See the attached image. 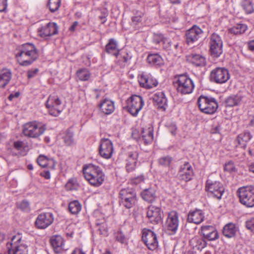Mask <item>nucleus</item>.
Listing matches in <instances>:
<instances>
[{"label":"nucleus","instance_id":"obj_1","mask_svg":"<svg viewBox=\"0 0 254 254\" xmlns=\"http://www.w3.org/2000/svg\"><path fill=\"white\" fill-rule=\"evenodd\" d=\"M38 52L34 45L25 43L19 46L15 51V57L23 66L30 65L38 57Z\"/></svg>","mask_w":254,"mask_h":254},{"label":"nucleus","instance_id":"obj_2","mask_svg":"<svg viewBox=\"0 0 254 254\" xmlns=\"http://www.w3.org/2000/svg\"><path fill=\"white\" fill-rule=\"evenodd\" d=\"M83 173L86 180L92 186L99 187L105 180V175L101 168L92 164H88L83 168Z\"/></svg>","mask_w":254,"mask_h":254},{"label":"nucleus","instance_id":"obj_3","mask_svg":"<svg viewBox=\"0 0 254 254\" xmlns=\"http://www.w3.org/2000/svg\"><path fill=\"white\" fill-rule=\"evenodd\" d=\"M46 129L44 124L36 121H31L23 125L22 133L26 137L37 138L44 133Z\"/></svg>","mask_w":254,"mask_h":254},{"label":"nucleus","instance_id":"obj_4","mask_svg":"<svg viewBox=\"0 0 254 254\" xmlns=\"http://www.w3.org/2000/svg\"><path fill=\"white\" fill-rule=\"evenodd\" d=\"M22 238L20 234L13 236L7 244V251L5 254H28L27 246Z\"/></svg>","mask_w":254,"mask_h":254},{"label":"nucleus","instance_id":"obj_5","mask_svg":"<svg viewBox=\"0 0 254 254\" xmlns=\"http://www.w3.org/2000/svg\"><path fill=\"white\" fill-rule=\"evenodd\" d=\"M240 203L247 208H254V187L240 188L237 191Z\"/></svg>","mask_w":254,"mask_h":254},{"label":"nucleus","instance_id":"obj_6","mask_svg":"<svg viewBox=\"0 0 254 254\" xmlns=\"http://www.w3.org/2000/svg\"><path fill=\"white\" fill-rule=\"evenodd\" d=\"M200 110L207 114H213L218 109V105L215 98L201 95L197 100Z\"/></svg>","mask_w":254,"mask_h":254},{"label":"nucleus","instance_id":"obj_7","mask_svg":"<svg viewBox=\"0 0 254 254\" xmlns=\"http://www.w3.org/2000/svg\"><path fill=\"white\" fill-rule=\"evenodd\" d=\"M120 204L129 209L137 203L136 193L132 188L122 189L120 191Z\"/></svg>","mask_w":254,"mask_h":254},{"label":"nucleus","instance_id":"obj_8","mask_svg":"<svg viewBox=\"0 0 254 254\" xmlns=\"http://www.w3.org/2000/svg\"><path fill=\"white\" fill-rule=\"evenodd\" d=\"M176 86L178 92L188 94L192 92L194 84L191 78L185 74L179 75L177 77Z\"/></svg>","mask_w":254,"mask_h":254},{"label":"nucleus","instance_id":"obj_9","mask_svg":"<svg viewBox=\"0 0 254 254\" xmlns=\"http://www.w3.org/2000/svg\"><path fill=\"white\" fill-rule=\"evenodd\" d=\"M205 190L209 196L219 200L221 198L225 189L220 182L207 180L205 184Z\"/></svg>","mask_w":254,"mask_h":254},{"label":"nucleus","instance_id":"obj_10","mask_svg":"<svg viewBox=\"0 0 254 254\" xmlns=\"http://www.w3.org/2000/svg\"><path fill=\"white\" fill-rule=\"evenodd\" d=\"M46 108L49 114L55 117L58 116L63 110L62 101L59 97L55 94L50 95L46 103Z\"/></svg>","mask_w":254,"mask_h":254},{"label":"nucleus","instance_id":"obj_11","mask_svg":"<svg viewBox=\"0 0 254 254\" xmlns=\"http://www.w3.org/2000/svg\"><path fill=\"white\" fill-rule=\"evenodd\" d=\"M144 105L142 98L138 95L131 96L127 100V108L133 116H136Z\"/></svg>","mask_w":254,"mask_h":254},{"label":"nucleus","instance_id":"obj_12","mask_svg":"<svg viewBox=\"0 0 254 254\" xmlns=\"http://www.w3.org/2000/svg\"><path fill=\"white\" fill-rule=\"evenodd\" d=\"M209 51L211 55L218 58L223 53V41L221 37L217 34H212L209 42Z\"/></svg>","mask_w":254,"mask_h":254},{"label":"nucleus","instance_id":"obj_13","mask_svg":"<svg viewBox=\"0 0 254 254\" xmlns=\"http://www.w3.org/2000/svg\"><path fill=\"white\" fill-rule=\"evenodd\" d=\"M230 77L229 71L224 67H216L210 73L211 80L218 84L226 82Z\"/></svg>","mask_w":254,"mask_h":254},{"label":"nucleus","instance_id":"obj_14","mask_svg":"<svg viewBox=\"0 0 254 254\" xmlns=\"http://www.w3.org/2000/svg\"><path fill=\"white\" fill-rule=\"evenodd\" d=\"M142 239L148 249L151 251L155 250L158 246L157 236L151 230L144 229L142 230Z\"/></svg>","mask_w":254,"mask_h":254},{"label":"nucleus","instance_id":"obj_15","mask_svg":"<svg viewBox=\"0 0 254 254\" xmlns=\"http://www.w3.org/2000/svg\"><path fill=\"white\" fill-rule=\"evenodd\" d=\"M203 31L194 25L186 32V42L188 45H191L201 38Z\"/></svg>","mask_w":254,"mask_h":254},{"label":"nucleus","instance_id":"obj_16","mask_svg":"<svg viewBox=\"0 0 254 254\" xmlns=\"http://www.w3.org/2000/svg\"><path fill=\"white\" fill-rule=\"evenodd\" d=\"M54 221L52 213L44 212L39 214L35 221L36 227L40 229H44L50 226Z\"/></svg>","mask_w":254,"mask_h":254},{"label":"nucleus","instance_id":"obj_17","mask_svg":"<svg viewBox=\"0 0 254 254\" xmlns=\"http://www.w3.org/2000/svg\"><path fill=\"white\" fill-rule=\"evenodd\" d=\"M146 214L150 222L154 224H158L160 222L163 216L161 208L153 205L148 207Z\"/></svg>","mask_w":254,"mask_h":254},{"label":"nucleus","instance_id":"obj_18","mask_svg":"<svg viewBox=\"0 0 254 254\" xmlns=\"http://www.w3.org/2000/svg\"><path fill=\"white\" fill-rule=\"evenodd\" d=\"M99 154L105 159L111 157L113 152V145L112 141L107 138H103L100 141Z\"/></svg>","mask_w":254,"mask_h":254},{"label":"nucleus","instance_id":"obj_19","mask_svg":"<svg viewBox=\"0 0 254 254\" xmlns=\"http://www.w3.org/2000/svg\"><path fill=\"white\" fill-rule=\"evenodd\" d=\"M58 32V26L54 22H50L45 26L38 28V35L43 38L57 34Z\"/></svg>","mask_w":254,"mask_h":254},{"label":"nucleus","instance_id":"obj_20","mask_svg":"<svg viewBox=\"0 0 254 254\" xmlns=\"http://www.w3.org/2000/svg\"><path fill=\"white\" fill-rule=\"evenodd\" d=\"M166 225L170 234L174 235L176 233L179 226L178 214L176 211H173L168 213Z\"/></svg>","mask_w":254,"mask_h":254},{"label":"nucleus","instance_id":"obj_21","mask_svg":"<svg viewBox=\"0 0 254 254\" xmlns=\"http://www.w3.org/2000/svg\"><path fill=\"white\" fill-rule=\"evenodd\" d=\"M138 81L141 87L150 89L156 87L158 82L150 73L143 72L140 75Z\"/></svg>","mask_w":254,"mask_h":254},{"label":"nucleus","instance_id":"obj_22","mask_svg":"<svg viewBox=\"0 0 254 254\" xmlns=\"http://www.w3.org/2000/svg\"><path fill=\"white\" fill-rule=\"evenodd\" d=\"M193 175V169L188 162L180 166L178 176L180 180L188 182L191 179Z\"/></svg>","mask_w":254,"mask_h":254},{"label":"nucleus","instance_id":"obj_23","mask_svg":"<svg viewBox=\"0 0 254 254\" xmlns=\"http://www.w3.org/2000/svg\"><path fill=\"white\" fill-rule=\"evenodd\" d=\"M204 213L202 210L196 209L189 213L187 220L189 223L199 224L204 220Z\"/></svg>","mask_w":254,"mask_h":254},{"label":"nucleus","instance_id":"obj_24","mask_svg":"<svg viewBox=\"0 0 254 254\" xmlns=\"http://www.w3.org/2000/svg\"><path fill=\"white\" fill-rule=\"evenodd\" d=\"M201 231L203 237L208 241H214L219 237L217 231L212 226H202Z\"/></svg>","mask_w":254,"mask_h":254},{"label":"nucleus","instance_id":"obj_25","mask_svg":"<svg viewBox=\"0 0 254 254\" xmlns=\"http://www.w3.org/2000/svg\"><path fill=\"white\" fill-rule=\"evenodd\" d=\"M137 158L138 153L136 151H131L128 153L126 164V169L127 172H132L134 170Z\"/></svg>","mask_w":254,"mask_h":254},{"label":"nucleus","instance_id":"obj_26","mask_svg":"<svg viewBox=\"0 0 254 254\" xmlns=\"http://www.w3.org/2000/svg\"><path fill=\"white\" fill-rule=\"evenodd\" d=\"M99 107L101 112L106 115H110L115 110L114 102L109 99L102 100Z\"/></svg>","mask_w":254,"mask_h":254},{"label":"nucleus","instance_id":"obj_27","mask_svg":"<svg viewBox=\"0 0 254 254\" xmlns=\"http://www.w3.org/2000/svg\"><path fill=\"white\" fill-rule=\"evenodd\" d=\"M50 243L54 251L57 253L61 252L64 249V241L61 236H52L50 239Z\"/></svg>","mask_w":254,"mask_h":254},{"label":"nucleus","instance_id":"obj_28","mask_svg":"<svg viewBox=\"0 0 254 254\" xmlns=\"http://www.w3.org/2000/svg\"><path fill=\"white\" fill-rule=\"evenodd\" d=\"M142 140L145 144H150L153 140V128L149 125L143 128L141 131Z\"/></svg>","mask_w":254,"mask_h":254},{"label":"nucleus","instance_id":"obj_29","mask_svg":"<svg viewBox=\"0 0 254 254\" xmlns=\"http://www.w3.org/2000/svg\"><path fill=\"white\" fill-rule=\"evenodd\" d=\"M105 50L107 53L116 57H118L120 51L118 43L114 39L109 40V42L106 46Z\"/></svg>","mask_w":254,"mask_h":254},{"label":"nucleus","instance_id":"obj_30","mask_svg":"<svg viewBox=\"0 0 254 254\" xmlns=\"http://www.w3.org/2000/svg\"><path fill=\"white\" fill-rule=\"evenodd\" d=\"M12 77L10 69H3L0 73V88H4L10 81Z\"/></svg>","mask_w":254,"mask_h":254},{"label":"nucleus","instance_id":"obj_31","mask_svg":"<svg viewBox=\"0 0 254 254\" xmlns=\"http://www.w3.org/2000/svg\"><path fill=\"white\" fill-rule=\"evenodd\" d=\"M187 59L189 62L197 66H202L205 64V58L198 54H190L187 56Z\"/></svg>","mask_w":254,"mask_h":254},{"label":"nucleus","instance_id":"obj_32","mask_svg":"<svg viewBox=\"0 0 254 254\" xmlns=\"http://www.w3.org/2000/svg\"><path fill=\"white\" fill-rule=\"evenodd\" d=\"M243 97L239 94H233L227 97L225 100V104L227 107L238 106L241 102Z\"/></svg>","mask_w":254,"mask_h":254},{"label":"nucleus","instance_id":"obj_33","mask_svg":"<svg viewBox=\"0 0 254 254\" xmlns=\"http://www.w3.org/2000/svg\"><path fill=\"white\" fill-rule=\"evenodd\" d=\"M141 196L145 201L152 203L156 199L155 190L153 188L145 189L141 192Z\"/></svg>","mask_w":254,"mask_h":254},{"label":"nucleus","instance_id":"obj_34","mask_svg":"<svg viewBox=\"0 0 254 254\" xmlns=\"http://www.w3.org/2000/svg\"><path fill=\"white\" fill-rule=\"evenodd\" d=\"M37 163L43 168L49 167L54 168L55 162L53 159L48 158L44 155H41L37 159Z\"/></svg>","mask_w":254,"mask_h":254},{"label":"nucleus","instance_id":"obj_35","mask_svg":"<svg viewBox=\"0 0 254 254\" xmlns=\"http://www.w3.org/2000/svg\"><path fill=\"white\" fill-rule=\"evenodd\" d=\"M237 231L236 225L233 223H229L224 226L223 234L225 237L230 238L235 236Z\"/></svg>","mask_w":254,"mask_h":254},{"label":"nucleus","instance_id":"obj_36","mask_svg":"<svg viewBox=\"0 0 254 254\" xmlns=\"http://www.w3.org/2000/svg\"><path fill=\"white\" fill-rule=\"evenodd\" d=\"M153 100L160 108H165L167 105V100L163 92L156 93L153 96Z\"/></svg>","mask_w":254,"mask_h":254},{"label":"nucleus","instance_id":"obj_37","mask_svg":"<svg viewBox=\"0 0 254 254\" xmlns=\"http://www.w3.org/2000/svg\"><path fill=\"white\" fill-rule=\"evenodd\" d=\"M247 25L242 23H237L232 27L229 28V33L234 35L242 34L247 30Z\"/></svg>","mask_w":254,"mask_h":254},{"label":"nucleus","instance_id":"obj_38","mask_svg":"<svg viewBox=\"0 0 254 254\" xmlns=\"http://www.w3.org/2000/svg\"><path fill=\"white\" fill-rule=\"evenodd\" d=\"M147 62L151 65H161L163 64L162 57L158 54H150L147 58Z\"/></svg>","mask_w":254,"mask_h":254},{"label":"nucleus","instance_id":"obj_39","mask_svg":"<svg viewBox=\"0 0 254 254\" xmlns=\"http://www.w3.org/2000/svg\"><path fill=\"white\" fill-rule=\"evenodd\" d=\"M252 136L249 132H245L240 134L237 137V141L242 147L245 148L247 143L250 140Z\"/></svg>","mask_w":254,"mask_h":254},{"label":"nucleus","instance_id":"obj_40","mask_svg":"<svg viewBox=\"0 0 254 254\" xmlns=\"http://www.w3.org/2000/svg\"><path fill=\"white\" fill-rule=\"evenodd\" d=\"M143 15L144 13L142 11H135L131 17L130 25L135 28L138 27V25L142 21Z\"/></svg>","mask_w":254,"mask_h":254},{"label":"nucleus","instance_id":"obj_41","mask_svg":"<svg viewBox=\"0 0 254 254\" xmlns=\"http://www.w3.org/2000/svg\"><path fill=\"white\" fill-rule=\"evenodd\" d=\"M118 56H119L118 62L123 66L128 64L132 58L130 53L126 51H120Z\"/></svg>","mask_w":254,"mask_h":254},{"label":"nucleus","instance_id":"obj_42","mask_svg":"<svg viewBox=\"0 0 254 254\" xmlns=\"http://www.w3.org/2000/svg\"><path fill=\"white\" fill-rule=\"evenodd\" d=\"M81 209V205L77 200H73L68 204V210L72 214H78Z\"/></svg>","mask_w":254,"mask_h":254},{"label":"nucleus","instance_id":"obj_43","mask_svg":"<svg viewBox=\"0 0 254 254\" xmlns=\"http://www.w3.org/2000/svg\"><path fill=\"white\" fill-rule=\"evenodd\" d=\"M76 76L80 81H87L90 77V73L86 68H81L77 71Z\"/></svg>","mask_w":254,"mask_h":254},{"label":"nucleus","instance_id":"obj_44","mask_svg":"<svg viewBox=\"0 0 254 254\" xmlns=\"http://www.w3.org/2000/svg\"><path fill=\"white\" fill-rule=\"evenodd\" d=\"M173 160V158L169 155L163 156L158 159V163L159 165L163 167H169Z\"/></svg>","mask_w":254,"mask_h":254},{"label":"nucleus","instance_id":"obj_45","mask_svg":"<svg viewBox=\"0 0 254 254\" xmlns=\"http://www.w3.org/2000/svg\"><path fill=\"white\" fill-rule=\"evenodd\" d=\"M191 243L193 244H195L194 246L197 250H201L206 246L207 243L202 238L195 237L191 240Z\"/></svg>","mask_w":254,"mask_h":254},{"label":"nucleus","instance_id":"obj_46","mask_svg":"<svg viewBox=\"0 0 254 254\" xmlns=\"http://www.w3.org/2000/svg\"><path fill=\"white\" fill-rule=\"evenodd\" d=\"M61 0H49L48 6L52 12L57 11L61 5Z\"/></svg>","mask_w":254,"mask_h":254},{"label":"nucleus","instance_id":"obj_47","mask_svg":"<svg viewBox=\"0 0 254 254\" xmlns=\"http://www.w3.org/2000/svg\"><path fill=\"white\" fill-rule=\"evenodd\" d=\"M67 190H76L78 188V184L75 179L72 178L67 182L65 186Z\"/></svg>","mask_w":254,"mask_h":254},{"label":"nucleus","instance_id":"obj_48","mask_svg":"<svg viewBox=\"0 0 254 254\" xmlns=\"http://www.w3.org/2000/svg\"><path fill=\"white\" fill-rule=\"evenodd\" d=\"M73 132L68 129L65 131L63 136L64 143L67 145H71L73 143Z\"/></svg>","mask_w":254,"mask_h":254},{"label":"nucleus","instance_id":"obj_49","mask_svg":"<svg viewBox=\"0 0 254 254\" xmlns=\"http://www.w3.org/2000/svg\"><path fill=\"white\" fill-rule=\"evenodd\" d=\"M242 6L248 14L251 13L254 11L253 6L250 0H243Z\"/></svg>","mask_w":254,"mask_h":254},{"label":"nucleus","instance_id":"obj_50","mask_svg":"<svg viewBox=\"0 0 254 254\" xmlns=\"http://www.w3.org/2000/svg\"><path fill=\"white\" fill-rule=\"evenodd\" d=\"M116 240L121 244H127V239L121 231H118L115 233Z\"/></svg>","mask_w":254,"mask_h":254},{"label":"nucleus","instance_id":"obj_51","mask_svg":"<svg viewBox=\"0 0 254 254\" xmlns=\"http://www.w3.org/2000/svg\"><path fill=\"white\" fill-rule=\"evenodd\" d=\"M153 40L156 44H160L161 43L165 44V43H167L168 44H170V39L164 38L163 35L161 34L154 35Z\"/></svg>","mask_w":254,"mask_h":254},{"label":"nucleus","instance_id":"obj_52","mask_svg":"<svg viewBox=\"0 0 254 254\" xmlns=\"http://www.w3.org/2000/svg\"><path fill=\"white\" fill-rule=\"evenodd\" d=\"M18 207L24 211L30 210L29 203L27 201L23 200L18 204Z\"/></svg>","mask_w":254,"mask_h":254},{"label":"nucleus","instance_id":"obj_53","mask_svg":"<svg viewBox=\"0 0 254 254\" xmlns=\"http://www.w3.org/2000/svg\"><path fill=\"white\" fill-rule=\"evenodd\" d=\"M224 170L229 172L235 171V167L233 162L230 161L226 163L224 166Z\"/></svg>","mask_w":254,"mask_h":254},{"label":"nucleus","instance_id":"obj_54","mask_svg":"<svg viewBox=\"0 0 254 254\" xmlns=\"http://www.w3.org/2000/svg\"><path fill=\"white\" fill-rule=\"evenodd\" d=\"M144 177L142 175L134 178L130 180L132 184L137 185L144 181Z\"/></svg>","mask_w":254,"mask_h":254},{"label":"nucleus","instance_id":"obj_55","mask_svg":"<svg viewBox=\"0 0 254 254\" xmlns=\"http://www.w3.org/2000/svg\"><path fill=\"white\" fill-rule=\"evenodd\" d=\"M246 226L248 229L254 232V218H252L246 222Z\"/></svg>","mask_w":254,"mask_h":254},{"label":"nucleus","instance_id":"obj_56","mask_svg":"<svg viewBox=\"0 0 254 254\" xmlns=\"http://www.w3.org/2000/svg\"><path fill=\"white\" fill-rule=\"evenodd\" d=\"M38 71L39 70L38 68H35L28 70L27 72V76L28 78L34 77L37 74Z\"/></svg>","mask_w":254,"mask_h":254},{"label":"nucleus","instance_id":"obj_57","mask_svg":"<svg viewBox=\"0 0 254 254\" xmlns=\"http://www.w3.org/2000/svg\"><path fill=\"white\" fill-rule=\"evenodd\" d=\"M98 230L100 232V234L101 235H103L104 236L107 235V229L106 227V225L102 224L101 225L99 228Z\"/></svg>","mask_w":254,"mask_h":254},{"label":"nucleus","instance_id":"obj_58","mask_svg":"<svg viewBox=\"0 0 254 254\" xmlns=\"http://www.w3.org/2000/svg\"><path fill=\"white\" fill-rule=\"evenodd\" d=\"M167 127H168V129H169L170 132L173 134L175 135L176 132L177 130V127L175 124L174 123H171L170 125H168Z\"/></svg>","mask_w":254,"mask_h":254},{"label":"nucleus","instance_id":"obj_59","mask_svg":"<svg viewBox=\"0 0 254 254\" xmlns=\"http://www.w3.org/2000/svg\"><path fill=\"white\" fill-rule=\"evenodd\" d=\"M23 142L21 141H17L14 142V147L17 150H20L23 147Z\"/></svg>","mask_w":254,"mask_h":254},{"label":"nucleus","instance_id":"obj_60","mask_svg":"<svg viewBox=\"0 0 254 254\" xmlns=\"http://www.w3.org/2000/svg\"><path fill=\"white\" fill-rule=\"evenodd\" d=\"M7 0H0V12L4 11L7 7Z\"/></svg>","mask_w":254,"mask_h":254},{"label":"nucleus","instance_id":"obj_61","mask_svg":"<svg viewBox=\"0 0 254 254\" xmlns=\"http://www.w3.org/2000/svg\"><path fill=\"white\" fill-rule=\"evenodd\" d=\"M20 95L19 92H16L14 93L10 94L8 98L10 101H12L14 98H18Z\"/></svg>","mask_w":254,"mask_h":254},{"label":"nucleus","instance_id":"obj_62","mask_svg":"<svg viewBox=\"0 0 254 254\" xmlns=\"http://www.w3.org/2000/svg\"><path fill=\"white\" fill-rule=\"evenodd\" d=\"M107 16V13H104L101 15L99 16V18L101 21V23L102 24H104V23H105L106 22V21H107V18H106Z\"/></svg>","mask_w":254,"mask_h":254},{"label":"nucleus","instance_id":"obj_63","mask_svg":"<svg viewBox=\"0 0 254 254\" xmlns=\"http://www.w3.org/2000/svg\"><path fill=\"white\" fill-rule=\"evenodd\" d=\"M71 254H86L85 252H84L82 249L79 248H76L72 252Z\"/></svg>","mask_w":254,"mask_h":254},{"label":"nucleus","instance_id":"obj_64","mask_svg":"<svg viewBox=\"0 0 254 254\" xmlns=\"http://www.w3.org/2000/svg\"><path fill=\"white\" fill-rule=\"evenodd\" d=\"M248 45L249 49L252 51H254V40L250 41Z\"/></svg>","mask_w":254,"mask_h":254}]
</instances>
